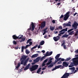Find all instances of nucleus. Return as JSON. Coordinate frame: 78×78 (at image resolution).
I'll return each instance as SVG.
<instances>
[{
    "mask_svg": "<svg viewBox=\"0 0 78 78\" xmlns=\"http://www.w3.org/2000/svg\"><path fill=\"white\" fill-rule=\"evenodd\" d=\"M47 27L45 28V29L43 30V31L44 32H47Z\"/></svg>",
    "mask_w": 78,
    "mask_h": 78,
    "instance_id": "obj_39",
    "label": "nucleus"
},
{
    "mask_svg": "<svg viewBox=\"0 0 78 78\" xmlns=\"http://www.w3.org/2000/svg\"><path fill=\"white\" fill-rule=\"evenodd\" d=\"M30 52V51H29V50H28L27 49H26L25 53L26 54H29Z\"/></svg>",
    "mask_w": 78,
    "mask_h": 78,
    "instance_id": "obj_22",
    "label": "nucleus"
},
{
    "mask_svg": "<svg viewBox=\"0 0 78 78\" xmlns=\"http://www.w3.org/2000/svg\"><path fill=\"white\" fill-rule=\"evenodd\" d=\"M24 63V60H22L21 61V64L23 65Z\"/></svg>",
    "mask_w": 78,
    "mask_h": 78,
    "instance_id": "obj_36",
    "label": "nucleus"
},
{
    "mask_svg": "<svg viewBox=\"0 0 78 78\" xmlns=\"http://www.w3.org/2000/svg\"><path fill=\"white\" fill-rule=\"evenodd\" d=\"M25 41V37H24L23 38H22V39L21 40H20L19 41L20 42H23V41Z\"/></svg>",
    "mask_w": 78,
    "mask_h": 78,
    "instance_id": "obj_15",
    "label": "nucleus"
},
{
    "mask_svg": "<svg viewBox=\"0 0 78 78\" xmlns=\"http://www.w3.org/2000/svg\"><path fill=\"white\" fill-rule=\"evenodd\" d=\"M63 25L65 27H71V22L69 21L68 22V23H64L63 24Z\"/></svg>",
    "mask_w": 78,
    "mask_h": 78,
    "instance_id": "obj_6",
    "label": "nucleus"
},
{
    "mask_svg": "<svg viewBox=\"0 0 78 78\" xmlns=\"http://www.w3.org/2000/svg\"><path fill=\"white\" fill-rule=\"evenodd\" d=\"M58 28L60 30H62V27L61 26H59Z\"/></svg>",
    "mask_w": 78,
    "mask_h": 78,
    "instance_id": "obj_33",
    "label": "nucleus"
},
{
    "mask_svg": "<svg viewBox=\"0 0 78 78\" xmlns=\"http://www.w3.org/2000/svg\"><path fill=\"white\" fill-rule=\"evenodd\" d=\"M38 67H39L38 65H32L31 66V67L30 68V70L31 72H33V71L37 69Z\"/></svg>",
    "mask_w": 78,
    "mask_h": 78,
    "instance_id": "obj_2",
    "label": "nucleus"
},
{
    "mask_svg": "<svg viewBox=\"0 0 78 78\" xmlns=\"http://www.w3.org/2000/svg\"><path fill=\"white\" fill-rule=\"evenodd\" d=\"M53 58H51L49 60V61H51V62H52V61H51V60H53Z\"/></svg>",
    "mask_w": 78,
    "mask_h": 78,
    "instance_id": "obj_46",
    "label": "nucleus"
},
{
    "mask_svg": "<svg viewBox=\"0 0 78 78\" xmlns=\"http://www.w3.org/2000/svg\"><path fill=\"white\" fill-rule=\"evenodd\" d=\"M13 43L14 45H16V44H17V42L15 41H13Z\"/></svg>",
    "mask_w": 78,
    "mask_h": 78,
    "instance_id": "obj_37",
    "label": "nucleus"
},
{
    "mask_svg": "<svg viewBox=\"0 0 78 78\" xmlns=\"http://www.w3.org/2000/svg\"><path fill=\"white\" fill-rule=\"evenodd\" d=\"M20 66V63H18L17 66L16 67V69H18L19 67Z\"/></svg>",
    "mask_w": 78,
    "mask_h": 78,
    "instance_id": "obj_29",
    "label": "nucleus"
},
{
    "mask_svg": "<svg viewBox=\"0 0 78 78\" xmlns=\"http://www.w3.org/2000/svg\"><path fill=\"white\" fill-rule=\"evenodd\" d=\"M45 43V42H44V41H42L40 42V45H44V43Z\"/></svg>",
    "mask_w": 78,
    "mask_h": 78,
    "instance_id": "obj_19",
    "label": "nucleus"
},
{
    "mask_svg": "<svg viewBox=\"0 0 78 78\" xmlns=\"http://www.w3.org/2000/svg\"><path fill=\"white\" fill-rule=\"evenodd\" d=\"M71 59V58L69 57V58H67L65 60V61H68Z\"/></svg>",
    "mask_w": 78,
    "mask_h": 78,
    "instance_id": "obj_24",
    "label": "nucleus"
},
{
    "mask_svg": "<svg viewBox=\"0 0 78 78\" xmlns=\"http://www.w3.org/2000/svg\"><path fill=\"white\" fill-rule=\"evenodd\" d=\"M63 17H64V15H63L62 14L61 16H60V17L59 18L60 19H61L62 18H63Z\"/></svg>",
    "mask_w": 78,
    "mask_h": 78,
    "instance_id": "obj_44",
    "label": "nucleus"
},
{
    "mask_svg": "<svg viewBox=\"0 0 78 78\" xmlns=\"http://www.w3.org/2000/svg\"><path fill=\"white\" fill-rule=\"evenodd\" d=\"M34 62L35 63L37 62V60H34Z\"/></svg>",
    "mask_w": 78,
    "mask_h": 78,
    "instance_id": "obj_53",
    "label": "nucleus"
},
{
    "mask_svg": "<svg viewBox=\"0 0 78 78\" xmlns=\"http://www.w3.org/2000/svg\"><path fill=\"white\" fill-rule=\"evenodd\" d=\"M41 71V68L40 67L39 68L37 71V73H39V72H40Z\"/></svg>",
    "mask_w": 78,
    "mask_h": 78,
    "instance_id": "obj_23",
    "label": "nucleus"
},
{
    "mask_svg": "<svg viewBox=\"0 0 78 78\" xmlns=\"http://www.w3.org/2000/svg\"><path fill=\"white\" fill-rule=\"evenodd\" d=\"M67 29L68 28H66V29H63L61 30V31H59V34H58V35L59 36H61V35H62V34H64L65 33V32L66 31H67Z\"/></svg>",
    "mask_w": 78,
    "mask_h": 78,
    "instance_id": "obj_3",
    "label": "nucleus"
},
{
    "mask_svg": "<svg viewBox=\"0 0 78 78\" xmlns=\"http://www.w3.org/2000/svg\"><path fill=\"white\" fill-rule=\"evenodd\" d=\"M56 67H55V68H53L52 69V71H54V70H56Z\"/></svg>",
    "mask_w": 78,
    "mask_h": 78,
    "instance_id": "obj_52",
    "label": "nucleus"
},
{
    "mask_svg": "<svg viewBox=\"0 0 78 78\" xmlns=\"http://www.w3.org/2000/svg\"><path fill=\"white\" fill-rule=\"evenodd\" d=\"M29 44H28L30 46H31V45H32V44H33V42H32L31 41H30L29 42Z\"/></svg>",
    "mask_w": 78,
    "mask_h": 78,
    "instance_id": "obj_40",
    "label": "nucleus"
},
{
    "mask_svg": "<svg viewBox=\"0 0 78 78\" xmlns=\"http://www.w3.org/2000/svg\"><path fill=\"white\" fill-rule=\"evenodd\" d=\"M47 61H48V59H46L45 60H44V63H45L47 62Z\"/></svg>",
    "mask_w": 78,
    "mask_h": 78,
    "instance_id": "obj_41",
    "label": "nucleus"
},
{
    "mask_svg": "<svg viewBox=\"0 0 78 78\" xmlns=\"http://www.w3.org/2000/svg\"><path fill=\"white\" fill-rule=\"evenodd\" d=\"M19 36H20V35H19L18 37L16 36V35H14L12 36V37L13 39H15V40H16L17 39H19Z\"/></svg>",
    "mask_w": 78,
    "mask_h": 78,
    "instance_id": "obj_10",
    "label": "nucleus"
},
{
    "mask_svg": "<svg viewBox=\"0 0 78 78\" xmlns=\"http://www.w3.org/2000/svg\"><path fill=\"white\" fill-rule=\"evenodd\" d=\"M36 64V63L34 62L33 63H32V65H34V64Z\"/></svg>",
    "mask_w": 78,
    "mask_h": 78,
    "instance_id": "obj_57",
    "label": "nucleus"
},
{
    "mask_svg": "<svg viewBox=\"0 0 78 78\" xmlns=\"http://www.w3.org/2000/svg\"><path fill=\"white\" fill-rule=\"evenodd\" d=\"M37 45H36L35 46L33 47V48H32L31 50H33V49H34V48H37Z\"/></svg>",
    "mask_w": 78,
    "mask_h": 78,
    "instance_id": "obj_28",
    "label": "nucleus"
},
{
    "mask_svg": "<svg viewBox=\"0 0 78 78\" xmlns=\"http://www.w3.org/2000/svg\"><path fill=\"white\" fill-rule=\"evenodd\" d=\"M50 30H51V31H53L54 30H55V27H52L51 26H50Z\"/></svg>",
    "mask_w": 78,
    "mask_h": 78,
    "instance_id": "obj_13",
    "label": "nucleus"
},
{
    "mask_svg": "<svg viewBox=\"0 0 78 78\" xmlns=\"http://www.w3.org/2000/svg\"><path fill=\"white\" fill-rule=\"evenodd\" d=\"M30 64L29 63L28 64V65L27 66V67L29 68V67H30Z\"/></svg>",
    "mask_w": 78,
    "mask_h": 78,
    "instance_id": "obj_55",
    "label": "nucleus"
},
{
    "mask_svg": "<svg viewBox=\"0 0 78 78\" xmlns=\"http://www.w3.org/2000/svg\"><path fill=\"white\" fill-rule=\"evenodd\" d=\"M45 58V57L44 56H43V57L41 58L40 59L41 61H42V60H43L44 59V58Z\"/></svg>",
    "mask_w": 78,
    "mask_h": 78,
    "instance_id": "obj_32",
    "label": "nucleus"
},
{
    "mask_svg": "<svg viewBox=\"0 0 78 78\" xmlns=\"http://www.w3.org/2000/svg\"><path fill=\"white\" fill-rule=\"evenodd\" d=\"M38 56V54H36L34 55H33L31 56V58H36Z\"/></svg>",
    "mask_w": 78,
    "mask_h": 78,
    "instance_id": "obj_11",
    "label": "nucleus"
},
{
    "mask_svg": "<svg viewBox=\"0 0 78 78\" xmlns=\"http://www.w3.org/2000/svg\"><path fill=\"white\" fill-rule=\"evenodd\" d=\"M21 49H23V50H24V49H26L25 47V46H22V48H21Z\"/></svg>",
    "mask_w": 78,
    "mask_h": 78,
    "instance_id": "obj_47",
    "label": "nucleus"
},
{
    "mask_svg": "<svg viewBox=\"0 0 78 78\" xmlns=\"http://www.w3.org/2000/svg\"><path fill=\"white\" fill-rule=\"evenodd\" d=\"M61 63H62V62L61 61H60L59 62H58L57 63L58 64H59Z\"/></svg>",
    "mask_w": 78,
    "mask_h": 78,
    "instance_id": "obj_42",
    "label": "nucleus"
},
{
    "mask_svg": "<svg viewBox=\"0 0 78 78\" xmlns=\"http://www.w3.org/2000/svg\"><path fill=\"white\" fill-rule=\"evenodd\" d=\"M61 2H59L57 4V5H61Z\"/></svg>",
    "mask_w": 78,
    "mask_h": 78,
    "instance_id": "obj_62",
    "label": "nucleus"
},
{
    "mask_svg": "<svg viewBox=\"0 0 78 78\" xmlns=\"http://www.w3.org/2000/svg\"><path fill=\"white\" fill-rule=\"evenodd\" d=\"M69 36V35H68L67 34H64V35H63V36L62 37V38L63 37H67Z\"/></svg>",
    "mask_w": 78,
    "mask_h": 78,
    "instance_id": "obj_17",
    "label": "nucleus"
},
{
    "mask_svg": "<svg viewBox=\"0 0 78 78\" xmlns=\"http://www.w3.org/2000/svg\"><path fill=\"white\" fill-rule=\"evenodd\" d=\"M45 27V21H44L41 23L40 28L41 29H43Z\"/></svg>",
    "mask_w": 78,
    "mask_h": 78,
    "instance_id": "obj_8",
    "label": "nucleus"
},
{
    "mask_svg": "<svg viewBox=\"0 0 78 78\" xmlns=\"http://www.w3.org/2000/svg\"><path fill=\"white\" fill-rule=\"evenodd\" d=\"M58 62V61L57 60H55V62H54V64H56V62Z\"/></svg>",
    "mask_w": 78,
    "mask_h": 78,
    "instance_id": "obj_61",
    "label": "nucleus"
},
{
    "mask_svg": "<svg viewBox=\"0 0 78 78\" xmlns=\"http://www.w3.org/2000/svg\"><path fill=\"white\" fill-rule=\"evenodd\" d=\"M42 52V53H45V50H42V51H41Z\"/></svg>",
    "mask_w": 78,
    "mask_h": 78,
    "instance_id": "obj_60",
    "label": "nucleus"
},
{
    "mask_svg": "<svg viewBox=\"0 0 78 78\" xmlns=\"http://www.w3.org/2000/svg\"><path fill=\"white\" fill-rule=\"evenodd\" d=\"M46 69V67H44L42 69V70H45Z\"/></svg>",
    "mask_w": 78,
    "mask_h": 78,
    "instance_id": "obj_56",
    "label": "nucleus"
},
{
    "mask_svg": "<svg viewBox=\"0 0 78 78\" xmlns=\"http://www.w3.org/2000/svg\"><path fill=\"white\" fill-rule=\"evenodd\" d=\"M53 66V64H51L49 65L48 67V68H51V67H52Z\"/></svg>",
    "mask_w": 78,
    "mask_h": 78,
    "instance_id": "obj_26",
    "label": "nucleus"
},
{
    "mask_svg": "<svg viewBox=\"0 0 78 78\" xmlns=\"http://www.w3.org/2000/svg\"><path fill=\"white\" fill-rule=\"evenodd\" d=\"M74 32V31H72L70 32H69L68 33V35H72Z\"/></svg>",
    "mask_w": 78,
    "mask_h": 78,
    "instance_id": "obj_25",
    "label": "nucleus"
},
{
    "mask_svg": "<svg viewBox=\"0 0 78 78\" xmlns=\"http://www.w3.org/2000/svg\"><path fill=\"white\" fill-rule=\"evenodd\" d=\"M64 44H65V42H63L62 43V46H63L64 49H66L67 48V47H66V45Z\"/></svg>",
    "mask_w": 78,
    "mask_h": 78,
    "instance_id": "obj_12",
    "label": "nucleus"
},
{
    "mask_svg": "<svg viewBox=\"0 0 78 78\" xmlns=\"http://www.w3.org/2000/svg\"><path fill=\"white\" fill-rule=\"evenodd\" d=\"M28 69H29V68L27 66L24 69V70H28Z\"/></svg>",
    "mask_w": 78,
    "mask_h": 78,
    "instance_id": "obj_35",
    "label": "nucleus"
},
{
    "mask_svg": "<svg viewBox=\"0 0 78 78\" xmlns=\"http://www.w3.org/2000/svg\"><path fill=\"white\" fill-rule=\"evenodd\" d=\"M70 13V12L68 11V12L64 15V20L66 21L67 20L69 19V13Z\"/></svg>",
    "mask_w": 78,
    "mask_h": 78,
    "instance_id": "obj_4",
    "label": "nucleus"
},
{
    "mask_svg": "<svg viewBox=\"0 0 78 78\" xmlns=\"http://www.w3.org/2000/svg\"><path fill=\"white\" fill-rule=\"evenodd\" d=\"M27 59V56H23L21 58V59L22 60V59H23V60H25Z\"/></svg>",
    "mask_w": 78,
    "mask_h": 78,
    "instance_id": "obj_14",
    "label": "nucleus"
},
{
    "mask_svg": "<svg viewBox=\"0 0 78 78\" xmlns=\"http://www.w3.org/2000/svg\"><path fill=\"white\" fill-rule=\"evenodd\" d=\"M28 47H30L29 45H27L26 47H25V48L26 49V48H27Z\"/></svg>",
    "mask_w": 78,
    "mask_h": 78,
    "instance_id": "obj_50",
    "label": "nucleus"
},
{
    "mask_svg": "<svg viewBox=\"0 0 78 78\" xmlns=\"http://www.w3.org/2000/svg\"><path fill=\"white\" fill-rule=\"evenodd\" d=\"M65 61V59L64 58H62L61 59V61Z\"/></svg>",
    "mask_w": 78,
    "mask_h": 78,
    "instance_id": "obj_51",
    "label": "nucleus"
},
{
    "mask_svg": "<svg viewBox=\"0 0 78 78\" xmlns=\"http://www.w3.org/2000/svg\"><path fill=\"white\" fill-rule=\"evenodd\" d=\"M78 65V58H77L74 62H72L70 65L69 66V67H72L73 66H76Z\"/></svg>",
    "mask_w": 78,
    "mask_h": 78,
    "instance_id": "obj_1",
    "label": "nucleus"
},
{
    "mask_svg": "<svg viewBox=\"0 0 78 78\" xmlns=\"http://www.w3.org/2000/svg\"><path fill=\"white\" fill-rule=\"evenodd\" d=\"M53 39L55 42H56L58 41L59 39H60V37L58 35V36H57V37H53Z\"/></svg>",
    "mask_w": 78,
    "mask_h": 78,
    "instance_id": "obj_7",
    "label": "nucleus"
},
{
    "mask_svg": "<svg viewBox=\"0 0 78 78\" xmlns=\"http://www.w3.org/2000/svg\"><path fill=\"white\" fill-rule=\"evenodd\" d=\"M41 48V45H39L38 46V48Z\"/></svg>",
    "mask_w": 78,
    "mask_h": 78,
    "instance_id": "obj_64",
    "label": "nucleus"
},
{
    "mask_svg": "<svg viewBox=\"0 0 78 78\" xmlns=\"http://www.w3.org/2000/svg\"><path fill=\"white\" fill-rule=\"evenodd\" d=\"M60 54H57L55 57V59H58V58H59V56H60Z\"/></svg>",
    "mask_w": 78,
    "mask_h": 78,
    "instance_id": "obj_16",
    "label": "nucleus"
},
{
    "mask_svg": "<svg viewBox=\"0 0 78 78\" xmlns=\"http://www.w3.org/2000/svg\"><path fill=\"white\" fill-rule=\"evenodd\" d=\"M30 27L28 29V30H32L33 31L34 30V28H35V26H34V24L33 22H32L31 24L30 25Z\"/></svg>",
    "mask_w": 78,
    "mask_h": 78,
    "instance_id": "obj_5",
    "label": "nucleus"
},
{
    "mask_svg": "<svg viewBox=\"0 0 78 78\" xmlns=\"http://www.w3.org/2000/svg\"><path fill=\"white\" fill-rule=\"evenodd\" d=\"M69 70H72V71H75V68L74 67H73L71 68H70L69 69Z\"/></svg>",
    "mask_w": 78,
    "mask_h": 78,
    "instance_id": "obj_20",
    "label": "nucleus"
},
{
    "mask_svg": "<svg viewBox=\"0 0 78 78\" xmlns=\"http://www.w3.org/2000/svg\"><path fill=\"white\" fill-rule=\"evenodd\" d=\"M62 67V65H61L55 66L56 69H59V68H60V67Z\"/></svg>",
    "mask_w": 78,
    "mask_h": 78,
    "instance_id": "obj_21",
    "label": "nucleus"
},
{
    "mask_svg": "<svg viewBox=\"0 0 78 78\" xmlns=\"http://www.w3.org/2000/svg\"><path fill=\"white\" fill-rule=\"evenodd\" d=\"M76 59H77V58H73V59H72V60L73 61V62H74L75 61H76Z\"/></svg>",
    "mask_w": 78,
    "mask_h": 78,
    "instance_id": "obj_34",
    "label": "nucleus"
},
{
    "mask_svg": "<svg viewBox=\"0 0 78 78\" xmlns=\"http://www.w3.org/2000/svg\"><path fill=\"white\" fill-rule=\"evenodd\" d=\"M49 56V54L48 51L46 53V54L44 55V57H47V56Z\"/></svg>",
    "mask_w": 78,
    "mask_h": 78,
    "instance_id": "obj_18",
    "label": "nucleus"
},
{
    "mask_svg": "<svg viewBox=\"0 0 78 78\" xmlns=\"http://www.w3.org/2000/svg\"><path fill=\"white\" fill-rule=\"evenodd\" d=\"M28 60H29V58H27L25 62H26L27 63L28 62Z\"/></svg>",
    "mask_w": 78,
    "mask_h": 78,
    "instance_id": "obj_43",
    "label": "nucleus"
},
{
    "mask_svg": "<svg viewBox=\"0 0 78 78\" xmlns=\"http://www.w3.org/2000/svg\"><path fill=\"white\" fill-rule=\"evenodd\" d=\"M72 10L73 12H75V9H74V8H73Z\"/></svg>",
    "mask_w": 78,
    "mask_h": 78,
    "instance_id": "obj_49",
    "label": "nucleus"
},
{
    "mask_svg": "<svg viewBox=\"0 0 78 78\" xmlns=\"http://www.w3.org/2000/svg\"><path fill=\"white\" fill-rule=\"evenodd\" d=\"M73 30V29H69L68 30V31L67 32V33H69L71 31H72Z\"/></svg>",
    "mask_w": 78,
    "mask_h": 78,
    "instance_id": "obj_31",
    "label": "nucleus"
},
{
    "mask_svg": "<svg viewBox=\"0 0 78 78\" xmlns=\"http://www.w3.org/2000/svg\"><path fill=\"white\" fill-rule=\"evenodd\" d=\"M23 64L24 66H26V65H27V62H24Z\"/></svg>",
    "mask_w": 78,
    "mask_h": 78,
    "instance_id": "obj_45",
    "label": "nucleus"
},
{
    "mask_svg": "<svg viewBox=\"0 0 78 78\" xmlns=\"http://www.w3.org/2000/svg\"><path fill=\"white\" fill-rule=\"evenodd\" d=\"M32 41V39H29L27 40V44H28V43H29V42H30V41Z\"/></svg>",
    "mask_w": 78,
    "mask_h": 78,
    "instance_id": "obj_27",
    "label": "nucleus"
},
{
    "mask_svg": "<svg viewBox=\"0 0 78 78\" xmlns=\"http://www.w3.org/2000/svg\"><path fill=\"white\" fill-rule=\"evenodd\" d=\"M55 22H55V20H52V23H55Z\"/></svg>",
    "mask_w": 78,
    "mask_h": 78,
    "instance_id": "obj_48",
    "label": "nucleus"
},
{
    "mask_svg": "<svg viewBox=\"0 0 78 78\" xmlns=\"http://www.w3.org/2000/svg\"><path fill=\"white\" fill-rule=\"evenodd\" d=\"M63 67H67L69 66V63L64 62H63Z\"/></svg>",
    "mask_w": 78,
    "mask_h": 78,
    "instance_id": "obj_9",
    "label": "nucleus"
},
{
    "mask_svg": "<svg viewBox=\"0 0 78 78\" xmlns=\"http://www.w3.org/2000/svg\"><path fill=\"white\" fill-rule=\"evenodd\" d=\"M44 37V38H47V35H45Z\"/></svg>",
    "mask_w": 78,
    "mask_h": 78,
    "instance_id": "obj_59",
    "label": "nucleus"
},
{
    "mask_svg": "<svg viewBox=\"0 0 78 78\" xmlns=\"http://www.w3.org/2000/svg\"><path fill=\"white\" fill-rule=\"evenodd\" d=\"M43 63L42 64V66H45V64L44 63Z\"/></svg>",
    "mask_w": 78,
    "mask_h": 78,
    "instance_id": "obj_54",
    "label": "nucleus"
},
{
    "mask_svg": "<svg viewBox=\"0 0 78 78\" xmlns=\"http://www.w3.org/2000/svg\"><path fill=\"white\" fill-rule=\"evenodd\" d=\"M52 53H53V51H51L49 53V56H51V55H52Z\"/></svg>",
    "mask_w": 78,
    "mask_h": 78,
    "instance_id": "obj_38",
    "label": "nucleus"
},
{
    "mask_svg": "<svg viewBox=\"0 0 78 78\" xmlns=\"http://www.w3.org/2000/svg\"><path fill=\"white\" fill-rule=\"evenodd\" d=\"M47 33V32H44L43 33V35H45V33Z\"/></svg>",
    "mask_w": 78,
    "mask_h": 78,
    "instance_id": "obj_58",
    "label": "nucleus"
},
{
    "mask_svg": "<svg viewBox=\"0 0 78 78\" xmlns=\"http://www.w3.org/2000/svg\"><path fill=\"white\" fill-rule=\"evenodd\" d=\"M58 33V32L56 31L54 32V34H57Z\"/></svg>",
    "mask_w": 78,
    "mask_h": 78,
    "instance_id": "obj_63",
    "label": "nucleus"
},
{
    "mask_svg": "<svg viewBox=\"0 0 78 78\" xmlns=\"http://www.w3.org/2000/svg\"><path fill=\"white\" fill-rule=\"evenodd\" d=\"M51 61H48V62L46 64V65H50V64H51Z\"/></svg>",
    "mask_w": 78,
    "mask_h": 78,
    "instance_id": "obj_30",
    "label": "nucleus"
}]
</instances>
